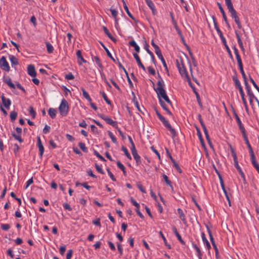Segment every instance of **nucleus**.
<instances>
[{
	"instance_id": "obj_57",
	"label": "nucleus",
	"mask_w": 259,
	"mask_h": 259,
	"mask_svg": "<svg viewBox=\"0 0 259 259\" xmlns=\"http://www.w3.org/2000/svg\"><path fill=\"white\" fill-rule=\"evenodd\" d=\"M65 78L67 80H72L74 78V76L72 73L70 72L65 75Z\"/></svg>"
},
{
	"instance_id": "obj_61",
	"label": "nucleus",
	"mask_w": 259,
	"mask_h": 259,
	"mask_svg": "<svg viewBox=\"0 0 259 259\" xmlns=\"http://www.w3.org/2000/svg\"><path fill=\"white\" fill-rule=\"evenodd\" d=\"M117 249L119 252L120 255H122L123 254V249L121 244L120 243H117Z\"/></svg>"
},
{
	"instance_id": "obj_19",
	"label": "nucleus",
	"mask_w": 259,
	"mask_h": 259,
	"mask_svg": "<svg viewBox=\"0 0 259 259\" xmlns=\"http://www.w3.org/2000/svg\"><path fill=\"white\" fill-rule=\"evenodd\" d=\"M177 211H178V214L179 215V217H180V219L182 221L183 223L184 224H186L187 221H186V219L185 215L183 211L182 210V209L181 208H179L178 209Z\"/></svg>"
},
{
	"instance_id": "obj_27",
	"label": "nucleus",
	"mask_w": 259,
	"mask_h": 259,
	"mask_svg": "<svg viewBox=\"0 0 259 259\" xmlns=\"http://www.w3.org/2000/svg\"><path fill=\"white\" fill-rule=\"evenodd\" d=\"M110 11L111 13L112 16L115 19L116 24H118V19L117 18L118 12L115 9H113L112 7L110 9Z\"/></svg>"
},
{
	"instance_id": "obj_62",
	"label": "nucleus",
	"mask_w": 259,
	"mask_h": 259,
	"mask_svg": "<svg viewBox=\"0 0 259 259\" xmlns=\"http://www.w3.org/2000/svg\"><path fill=\"white\" fill-rule=\"evenodd\" d=\"M92 222H93V224H94L95 225H96L97 226L101 227V223H100V219L99 218H98L96 220H93Z\"/></svg>"
},
{
	"instance_id": "obj_50",
	"label": "nucleus",
	"mask_w": 259,
	"mask_h": 259,
	"mask_svg": "<svg viewBox=\"0 0 259 259\" xmlns=\"http://www.w3.org/2000/svg\"><path fill=\"white\" fill-rule=\"evenodd\" d=\"M159 233L160 235L161 236V237L165 243V245L166 246H167V247L169 249H170L171 248L170 245V244H167L166 239L165 237H164V235L163 234L162 232L161 231H160Z\"/></svg>"
},
{
	"instance_id": "obj_34",
	"label": "nucleus",
	"mask_w": 259,
	"mask_h": 259,
	"mask_svg": "<svg viewBox=\"0 0 259 259\" xmlns=\"http://www.w3.org/2000/svg\"><path fill=\"white\" fill-rule=\"evenodd\" d=\"M240 95H241V99H242V102H243V104L244 106V107H245V110L246 111V112H248V106H247V102L245 100V94H244V93H241V94H240Z\"/></svg>"
},
{
	"instance_id": "obj_23",
	"label": "nucleus",
	"mask_w": 259,
	"mask_h": 259,
	"mask_svg": "<svg viewBox=\"0 0 259 259\" xmlns=\"http://www.w3.org/2000/svg\"><path fill=\"white\" fill-rule=\"evenodd\" d=\"M192 246L197 252V256H198V258L202 259V253L201 252L200 248L194 242H192Z\"/></svg>"
},
{
	"instance_id": "obj_64",
	"label": "nucleus",
	"mask_w": 259,
	"mask_h": 259,
	"mask_svg": "<svg viewBox=\"0 0 259 259\" xmlns=\"http://www.w3.org/2000/svg\"><path fill=\"white\" fill-rule=\"evenodd\" d=\"M72 254H73V250L72 249L69 250L66 254V259H71Z\"/></svg>"
},
{
	"instance_id": "obj_47",
	"label": "nucleus",
	"mask_w": 259,
	"mask_h": 259,
	"mask_svg": "<svg viewBox=\"0 0 259 259\" xmlns=\"http://www.w3.org/2000/svg\"><path fill=\"white\" fill-rule=\"evenodd\" d=\"M162 177L166 185H168V186L172 187L171 182L170 180H168V177L165 174H163Z\"/></svg>"
},
{
	"instance_id": "obj_36",
	"label": "nucleus",
	"mask_w": 259,
	"mask_h": 259,
	"mask_svg": "<svg viewBox=\"0 0 259 259\" xmlns=\"http://www.w3.org/2000/svg\"><path fill=\"white\" fill-rule=\"evenodd\" d=\"M9 59L12 64V65H17L19 64L18 60L14 56L9 55Z\"/></svg>"
},
{
	"instance_id": "obj_6",
	"label": "nucleus",
	"mask_w": 259,
	"mask_h": 259,
	"mask_svg": "<svg viewBox=\"0 0 259 259\" xmlns=\"http://www.w3.org/2000/svg\"><path fill=\"white\" fill-rule=\"evenodd\" d=\"M163 125L165 126L166 128H167L170 132V134L172 135V137H174L176 135V132L175 130L172 128L168 120L165 119L164 120L161 121Z\"/></svg>"
},
{
	"instance_id": "obj_38",
	"label": "nucleus",
	"mask_w": 259,
	"mask_h": 259,
	"mask_svg": "<svg viewBox=\"0 0 259 259\" xmlns=\"http://www.w3.org/2000/svg\"><path fill=\"white\" fill-rule=\"evenodd\" d=\"M241 133L242 134L243 137V139H244V140L245 141V144L247 145V146L248 148H249L250 147H251V145H250V143L249 142L247 136V135L246 134L245 131H243Z\"/></svg>"
},
{
	"instance_id": "obj_30",
	"label": "nucleus",
	"mask_w": 259,
	"mask_h": 259,
	"mask_svg": "<svg viewBox=\"0 0 259 259\" xmlns=\"http://www.w3.org/2000/svg\"><path fill=\"white\" fill-rule=\"evenodd\" d=\"M92 60L95 61L96 64L101 69L103 68L101 61L98 56H93Z\"/></svg>"
},
{
	"instance_id": "obj_4",
	"label": "nucleus",
	"mask_w": 259,
	"mask_h": 259,
	"mask_svg": "<svg viewBox=\"0 0 259 259\" xmlns=\"http://www.w3.org/2000/svg\"><path fill=\"white\" fill-rule=\"evenodd\" d=\"M0 67L6 71H9L10 70L9 65L4 56L2 57L0 59Z\"/></svg>"
},
{
	"instance_id": "obj_12",
	"label": "nucleus",
	"mask_w": 259,
	"mask_h": 259,
	"mask_svg": "<svg viewBox=\"0 0 259 259\" xmlns=\"http://www.w3.org/2000/svg\"><path fill=\"white\" fill-rule=\"evenodd\" d=\"M27 73L31 77H35L36 75L35 67L33 65H29L27 67Z\"/></svg>"
},
{
	"instance_id": "obj_58",
	"label": "nucleus",
	"mask_w": 259,
	"mask_h": 259,
	"mask_svg": "<svg viewBox=\"0 0 259 259\" xmlns=\"http://www.w3.org/2000/svg\"><path fill=\"white\" fill-rule=\"evenodd\" d=\"M94 153L101 160L103 161H106V159L102 155H101L97 151L95 150L94 152Z\"/></svg>"
},
{
	"instance_id": "obj_24",
	"label": "nucleus",
	"mask_w": 259,
	"mask_h": 259,
	"mask_svg": "<svg viewBox=\"0 0 259 259\" xmlns=\"http://www.w3.org/2000/svg\"><path fill=\"white\" fill-rule=\"evenodd\" d=\"M103 30H104V31L105 32V33L108 36V37L111 39L114 42H116L117 41V40L116 39H115L112 35L110 33V32L109 31V30H108V29L104 26L103 27Z\"/></svg>"
},
{
	"instance_id": "obj_10",
	"label": "nucleus",
	"mask_w": 259,
	"mask_h": 259,
	"mask_svg": "<svg viewBox=\"0 0 259 259\" xmlns=\"http://www.w3.org/2000/svg\"><path fill=\"white\" fill-rule=\"evenodd\" d=\"M131 201L132 203L136 207V211L138 214V215L141 218H144V215L142 214V213L140 212L139 208H140V205L138 203L136 202V201L133 198H131Z\"/></svg>"
},
{
	"instance_id": "obj_53",
	"label": "nucleus",
	"mask_w": 259,
	"mask_h": 259,
	"mask_svg": "<svg viewBox=\"0 0 259 259\" xmlns=\"http://www.w3.org/2000/svg\"><path fill=\"white\" fill-rule=\"evenodd\" d=\"M233 19H234L235 23L237 25L238 28L241 29L242 26H241L239 17L237 16L236 17L234 18Z\"/></svg>"
},
{
	"instance_id": "obj_51",
	"label": "nucleus",
	"mask_w": 259,
	"mask_h": 259,
	"mask_svg": "<svg viewBox=\"0 0 259 259\" xmlns=\"http://www.w3.org/2000/svg\"><path fill=\"white\" fill-rule=\"evenodd\" d=\"M108 134L109 137L111 138L112 141L114 143H117V140L115 137L113 135V134L110 131H108Z\"/></svg>"
},
{
	"instance_id": "obj_43",
	"label": "nucleus",
	"mask_w": 259,
	"mask_h": 259,
	"mask_svg": "<svg viewBox=\"0 0 259 259\" xmlns=\"http://www.w3.org/2000/svg\"><path fill=\"white\" fill-rule=\"evenodd\" d=\"M250 159H251V163H252V165H253V166L255 168L256 170H258L259 169V164H258L257 162L256 161V160L255 159V157H254L253 158H252Z\"/></svg>"
},
{
	"instance_id": "obj_5",
	"label": "nucleus",
	"mask_w": 259,
	"mask_h": 259,
	"mask_svg": "<svg viewBox=\"0 0 259 259\" xmlns=\"http://www.w3.org/2000/svg\"><path fill=\"white\" fill-rule=\"evenodd\" d=\"M163 125L165 126L166 128H167L170 132V134L172 135V137H174L176 135V132L175 130L172 128L168 120L165 119L164 120L161 121Z\"/></svg>"
},
{
	"instance_id": "obj_17",
	"label": "nucleus",
	"mask_w": 259,
	"mask_h": 259,
	"mask_svg": "<svg viewBox=\"0 0 259 259\" xmlns=\"http://www.w3.org/2000/svg\"><path fill=\"white\" fill-rule=\"evenodd\" d=\"M156 54L157 55V56L159 58V59L161 61L163 66L165 68V69L166 71H168V68H167L166 63L165 61L164 58L163 57L161 50L158 51V52L156 53Z\"/></svg>"
},
{
	"instance_id": "obj_54",
	"label": "nucleus",
	"mask_w": 259,
	"mask_h": 259,
	"mask_svg": "<svg viewBox=\"0 0 259 259\" xmlns=\"http://www.w3.org/2000/svg\"><path fill=\"white\" fill-rule=\"evenodd\" d=\"M229 10V12L231 13V17L232 18H234L237 16V12L236 10L234 9V8L230 9Z\"/></svg>"
},
{
	"instance_id": "obj_28",
	"label": "nucleus",
	"mask_w": 259,
	"mask_h": 259,
	"mask_svg": "<svg viewBox=\"0 0 259 259\" xmlns=\"http://www.w3.org/2000/svg\"><path fill=\"white\" fill-rule=\"evenodd\" d=\"M212 19H213V23H214V28H215V30H217L219 35L220 36L222 35L223 33H222V31H221L220 29L219 28V26L217 23V20H216V19L214 16L212 17Z\"/></svg>"
},
{
	"instance_id": "obj_41",
	"label": "nucleus",
	"mask_w": 259,
	"mask_h": 259,
	"mask_svg": "<svg viewBox=\"0 0 259 259\" xmlns=\"http://www.w3.org/2000/svg\"><path fill=\"white\" fill-rule=\"evenodd\" d=\"M46 45L48 52L50 54L52 53L54 51V48L53 46L49 42H46Z\"/></svg>"
},
{
	"instance_id": "obj_20",
	"label": "nucleus",
	"mask_w": 259,
	"mask_h": 259,
	"mask_svg": "<svg viewBox=\"0 0 259 259\" xmlns=\"http://www.w3.org/2000/svg\"><path fill=\"white\" fill-rule=\"evenodd\" d=\"M145 2L147 4V5L148 6V7L150 8V9L152 11V13L153 15H155L156 14V9L155 8L154 4L151 0H145Z\"/></svg>"
},
{
	"instance_id": "obj_56",
	"label": "nucleus",
	"mask_w": 259,
	"mask_h": 259,
	"mask_svg": "<svg viewBox=\"0 0 259 259\" xmlns=\"http://www.w3.org/2000/svg\"><path fill=\"white\" fill-rule=\"evenodd\" d=\"M151 45L155 49V53L158 52V51H160L159 47L154 43L153 40H152V41H151Z\"/></svg>"
},
{
	"instance_id": "obj_22",
	"label": "nucleus",
	"mask_w": 259,
	"mask_h": 259,
	"mask_svg": "<svg viewBox=\"0 0 259 259\" xmlns=\"http://www.w3.org/2000/svg\"><path fill=\"white\" fill-rule=\"evenodd\" d=\"M76 56H77V58L79 59V60L78 61V63L79 65H82V62L85 63L87 62L86 60H84L83 59V58L82 57L80 50H78L76 52Z\"/></svg>"
},
{
	"instance_id": "obj_29",
	"label": "nucleus",
	"mask_w": 259,
	"mask_h": 259,
	"mask_svg": "<svg viewBox=\"0 0 259 259\" xmlns=\"http://www.w3.org/2000/svg\"><path fill=\"white\" fill-rule=\"evenodd\" d=\"M235 34H236V37L237 38V41H238V43L239 44V47H240L241 49L242 50V51H244V48L243 47V42L241 39V38H240V36L238 33V31H235Z\"/></svg>"
},
{
	"instance_id": "obj_3",
	"label": "nucleus",
	"mask_w": 259,
	"mask_h": 259,
	"mask_svg": "<svg viewBox=\"0 0 259 259\" xmlns=\"http://www.w3.org/2000/svg\"><path fill=\"white\" fill-rule=\"evenodd\" d=\"M69 109V107L67 101L64 99H62L59 107L60 114L62 116H66L68 113Z\"/></svg>"
},
{
	"instance_id": "obj_11",
	"label": "nucleus",
	"mask_w": 259,
	"mask_h": 259,
	"mask_svg": "<svg viewBox=\"0 0 259 259\" xmlns=\"http://www.w3.org/2000/svg\"><path fill=\"white\" fill-rule=\"evenodd\" d=\"M37 146L39 149V155L40 157H42L44 152V147L41 143L40 138L38 136L37 137Z\"/></svg>"
},
{
	"instance_id": "obj_55",
	"label": "nucleus",
	"mask_w": 259,
	"mask_h": 259,
	"mask_svg": "<svg viewBox=\"0 0 259 259\" xmlns=\"http://www.w3.org/2000/svg\"><path fill=\"white\" fill-rule=\"evenodd\" d=\"M202 128H203V132L204 133L206 140H207V141L208 142H210V138H209L206 127L204 126V127H202Z\"/></svg>"
},
{
	"instance_id": "obj_14",
	"label": "nucleus",
	"mask_w": 259,
	"mask_h": 259,
	"mask_svg": "<svg viewBox=\"0 0 259 259\" xmlns=\"http://www.w3.org/2000/svg\"><path fill=\"white\" fill-rule=\"evenodd\" d=\"M217 5L218 6V7H219L221 13L222 14L224 20L225 21L226 24L229 27L230 25H229V22L228 21L227 16L226 15L225 11L224 10L223 7H222L221 4L220 3H218Z\"/></svg>"
},
{
	"instance_id": "obj_8",
	"label": "nucleus",
	"mask_w": 259,
	"mask_h": 259,
	"mask_svg": "<svg viewBox=\"0 0 259 259\" xmlns=\"http://www.w3.org/2000/svg\"><path fill=\"white\" fill-rule=\"evenodd\" d=\"M132 154L134 157V158L136 160L137 165H139L141 163V157L138 154L137 151L135 148H131Z\"/></svg>"
},
{
	"instance_id": "obj_2",
	"label": "nucleus",
	"mask_w": 259,
	"mask_h": 259,
	"mask_svg": "<svg viewBox=\"0 0 259 259\" xmlns=\"http://www.w3.org/2000/svg\"><path fill=\"white\" fill-rule=\"evenodd\" d=\"M176 63L179 73L182 77L186 78L187 81L191 83V80L189 76L188 73L187 71L186 68L185 67L183 59L181 58H180V59H177L176 60Z\"/></svg>"
},
{
	"instance_id": "obj_15",
	"label": "nucleus",
	"mask_w": 259,
	"mask_h": 259,
	"mask_svg": "<svg viewBox=\"0 0 259 259\" xmlns=\"http://www.w3.org/2000/svg\"><path fill=\"white\" fill-rule=\"evenodd\" d=\"M4 82L7 84L11 89H15V85L12 82L11 79L9 76L5 77L3 79Z\"/></svg>"
},
{
	"instance_id": "obj_18",
	"label": "nucleus",
	"mask_w": 259,
	"mask_h": 259,
	"mask_svg": "<svg viewBox=\"0 0 259 259\" xmlns=\"http://www.w3.org/2000/svg\"><path fill=\"white\" fill-rule=\"evenodd\" d=\"M159 102L163 109L165 110L168 115L171 116L172 113L169 110L167 105L165 103V102L162 100H160V102Z\"/></svg>"
},
{
	"instance_id": "obj_45",
	"label": "nucleus",
	"mask_w": 259,
	"mask_h": 259,
	"mask_svg": "<svg viewBox=\"0 0 259 259\" xmlns=\"http://www.w3.org/2000/svg\"><path fill=\"white\" fill-rule=\"evenodd\" d=\"M10 118L12 121H14L17 117V113L15 111L11 112L10 114Z\"/></svg>"
},
{
	"instance_id": "obj_31",
	"label": "nucleus",
	"mask_w": 259,
	"mask_h": 259,
	"mask_svg": "<svg viewBox=\"0 0 259 259\" xmlns=\"http://www.w3.org/2000/svg\"><path fill=\"white\" fill-rule=\"evenodd\" d=\"M193 92H194V93H195V94L196 95L197 101L198 102V104L199 107L201 108H202L203 106H202V102L201 101L200 96H199L198 93L196 91L195 88H193Z\"/></svg>"
},
{
	"instance_id": "obj_9",
	"label": "nucleus",
	"mask_w": 259,
	"mask_h": 259,
	"mask_svg": "<svg viewBox=\"0 0 259 259\" xmlns=\"http://www.w3.org/2000/svg\"><path fill=\"white\" fill-rule=\"evenodd\" d=\"M233 112L241 132H242L243 131H245V129L243 126L240 118L239 117L238 115H237V113L236 112L234 109L233 110Z\"/></svg>"
},
{
	"instance_id": "obj_63",
	"label": "nucleus",
	"mask_w": 259,
	"mask_h": 259,
	"mask_svg": "<svg viewBox=\"0 0 259 259\" xmlns=\"http://www.w3.org/2000/svg\"><path fill=\"white\" fill-rule=\"evenodd\" d=\"M95 167L96 168V170L100 174H104V172L102 168L97 163L95 164Z\"/></svg>"
},
{
	"instance_id": "obj_25",
	"label": "nucleus",
	"mask_w": 259,
	"mask_h": 259,
	"mask_svg": "<svg viewBox=\"0 0 259 259\" xmlns=\"http://www.w3.org/2000/svg\"><path fill=\"white\" fill-rule=\"evenodd\" d=\"M201 236H202V241H203V243L206 245V248L208 250H209L210 249V248H211L210 244L209 243V242L207 240V239H206V238L205 237V234H204V233L203 232H202L201 233Z\"/></svg>"
},
{
	"instance_id": "obj_60",
	"label": "nucleus",
	"mask_w": 259,
	"mask_h": 259,
	"mask_svg": "<svg viewBox=\"0 0 259 259\" xmlns=\"http://www.w3.org/2000/svg\"><path fill=\"white\" fill-rule=\"evenodd\" d=\"M226 4L227 6V8L228 10L232 9L233 8V5L232 4L231 0H225Z\"/></svg>"
},
{
	"instance_id": "obj_49",
	"label": "nucleus",
	"mask_w": 259,
	"mask_h": 259,
	"mask_svg": "<svg viewBox=\"0 0 259 259\" xmlns=\"http://www.w3.org/2000/svg\"><path fill=\"white\" fill-rule=\"evenodd\" d=\"M29 112L31 116H32V118H35L36 116V112L34 111L33 108L32 106H30L29 109Z\"/></svg>"
},
{
	"instance_id": "obj_32",
	"label": "nucleus",
	"mask_w": 259,
	"mask_h": 259,
	"mask_svg": "<svg viewBox=\"0 0 259 259\" xmlns=\"http://www.w3.org/2000/svg\"><path fill=\"white\" fill-rule=\"evenodd\" d=\"M57 112V111L56 109H55L54 108H50L48 110V113H49V115L50 116V117L52 119H54L55 118V117L56 116Z\"/></svg>"
},
{
	"instance_id": "obj_52",
	"label": "nucleus",
	"mask_w": 259,
	"mask_h": 259,
	"mask_svg": "<svg viewBox=\"0 0 259 259\" xmlns=\"http://www.w3.org/2000/svg\"><path fill=\"white\" fill-rule=\"evenodd\" d=\"M197 134L199 138V139L202 144H204V140L202 138L201 133L200 132V130L198 128H197Z\"/></svg>"
},
{
	"instance_id": "obj_33",
	"label": "nucleus",
	"mask_w": 259,
	"mask_h": 259,
	"mask_svg": "<svg viewBox=\"0 0 259 259\" xmlns=\"http://www.w3.org/2000/svg\"><path fill=\"white\" fill-rule=\"evenodd\" d=\"M101 45L103 47V48H104V49L105 50V51H106V53L107 55V56L114 62H116V59H115L113 56H112L111 54L110 53V52H109V50L105 47V46L103 44V43H101Z\"/></svg>"
},
{
	"instance_id": "obj_44",
	"label": "nucleus",
	"mask_w": 259,
	"mask_h": 259,
	"mask_svg": "<svg viewBox=\"0 0 259 259\" xmlns=\"http://www.w3.org/2000/svg\"><path fill=\"white\" fill-rule=\"evenodd\" d=\"M250 159H251V163H252V165H253V166L255 168L256 170H258L259 169V164H258L257 162L256 161V160L255 159V157H254L253 158H252Z\"/></svg>"
},
{
	"instance_id": "obj_13",
	"label": "nucleus",
	"mask_w": 259,
	"mask_h": 259,
	"mask_svg": "<svg viewBox=\"0 0 259 259\" xmlns=\"http://www.w3.org/2000/svg\"><path fill=\"white\" fill-rule=\"evenodd\" d=\"M3 105L7 109H9L10 108V106L11 104V101L9 99H7L6 97L2 95L1 97Z\"/></svg>"
},
{
	"instance_id": "obj_21",
	"label": "nucleus",
	"mask_w": 259,
	"mask_h": 259,
	"mask_svg": "<svg viewBox=\"0 0 259 259\" xmlns=\"http://www.w3.org/2000/svg\"><path fill=\"white\" fill-rule=\"evenodd\" d=\"M245 88L246 89L247 93L249 97H253L254 98H256L253 93L251 91V88L249 86L248 82L244 83Z\"/></svg>"
},
{
	"instance_id": "obj_39",
	"label": "nucleus",
	"mask_w": 259,
	"mask_h": 259,
	"mask_svg": "<svg viewBox=\"0 0 259 259\" xmlns=\"http://www.w3.org/2000/svg\"><path fill=\"white\" fill-rule=\"evenodd\" d=\"M81 91L82 92L83 96L89 102H91L92 101V99L89 96L88 92L84 90V88H81Z\"/></svg>"
},
{
	"instance_id": "obj_7",
	"label": "nucleus",
	"mask_w": 259,
	"mask_h": 259,
	"mask_svg": "<svg viewBox=\"0 0 259 259\" xmlns=\"http://www.w3.org/2000/svg\"><path fill=\"white\" fill-rule=\"evenodd\" d=\"M100 117L103 119L106 122L113 127H116L117 123L116 121H113L111 118L106 116L103 114L100 115Z\"/></svg>"
},
{
	"instance_id": "obj_59",
	"label": "nucleus",
	"mask_w": 259,
	"mask_h": 259,
	"mask_svg": "<svg viewBox=\"0 0 259 259\" xmlns=\"http://www.w3.org/2000/svg\"><path fill=\"white\" fill-rule=\"evenodd\" d=\"M174 166L175 167V168L180 172L182 173V169H181L180 167L179 166L178 163L176 162V161H174V162H172Z\"/></svg>"
},
{
	"instance_id": "obj_40",
	"label": "nucleus",
	"mask_w": 259,
	"mask_h": 259,
	"mask_svg": "<svg viewBox=\"0 0 259 259\" xmlns=\"http://www.w3.org/2000/svg\"><path fill=\"white\" fill-rule=\"evenodd\" d=\"M123 8H124V10L125 11V12H126L127 14L128 15V16L131 18H132V19L134 20V17H133V16L132 15V14L130 13L128 9V7L127 6V5H126L125 3L123 1Z\"/></svg>"
},
{
	"instance_id": "obj_37",
	"label": "nucleus",
	"mask_w": 259,
	"mask_h": 259,
	"mask_svg": "<svg viewBox=\"0 0 259 259\" xmlns=\"http://www.w3.org/2000/svg\"><path fill=\"white\" fill-rule=\"evenodd\" d=\"M238 66H239V68L240 71V72L242 74V77L243 78L244 82V83L248 82L247 80V78H246V75H245V72L243 70V65H241Z\"/></svg>"
},
{
	"instance_id": "obj_48",
	"label": "nucleus",
	"mask_w": 259,
	"mask_h": 259,
	"mask_svg": "<svg viewBox=\"0 0 259 259\" xmlns=\"http://www.w3.org/2000/svg\"><path fill=\"white\" fill-rule=\"evenodd\" d=\"M12 135L15 139L18 140L20 143H22L23 142L20 135H16L15 133H12Z\"/></svg>"
},
{
	"instance_id": "obj_42",
	"label": "nucleus",
	"mask_w": 259,
	"mask_h": 259,
	"mask_svg": "<svg viewBox=\"0 0 259 259\" xmlns=\"http://www.w3.org/2000/svg\"><path fill=\"white\" fill-rule=\"evenodd\" d=\"M121 149L123 151V152H124V154L126 155V156L129 159L131 160L132 159V157H131L130 153L128 152L127 148L126 147H125L124 146H122V147H121Z\"/></svg>"
},
{
	"instance_id": "obj_35",
	"label": "nucleus",
	"mask_w": 259,
	"mask_h": 259,
	"mask_svg": "<svg viewBox=\"0 0 259 259\" xmlns=\"http://www.w3.org/2000/svg\"><path fill=\"white\" fill-rule=\"evenodd\" d=\"M129 44L131 46L134 47L135 48V50L139 53L140 50V48L139 46L136 44L135 40H132L129 42Z\"/></svg>"
},
{
	"instance_id": "obj_1",
	"label": "nucleus",
	"mask_w": 259,
	"mask_h": 259,
	"mask_svg": "<svg viewBox=\"0 0 259 259\" xmlns=\"http://www.w3.org/2000/svg\"><path fill=\"white\" fill-rule=\"evenodd\" d=\"M157 87L156 88H154V91L156 92L157 97L159 100V102H160V100L163 99L168 105L169 106H172V103L169 100L168 97L167 96L166 91L164 89V81L162 79L158 80L157 81Z\"/></svg>"
},
{
	"instance_id": "obj_16",
	"label": "nucleus",
	"mask_w": 259,
	"mask_h": 259,
	"mask_svg": "<svg viewBox=\"0 0 259 259\" xmlns=\"http://www.w3.org/2000/svg\"><path fill=\"white\" fill-rule=\"evenodd\" d=\"M133 56H134V58L136 59L138 66L142 68L144 71H145L146 70L145 67L144 66V65L142 64L139 55L137 53H134Z\"/></svg>"
},
{
	"instance_id": "obj_46",
	"label": "nucleus",
	"mask_w": 259,
	"mask_h": 259,
	"mask_svg": "<svg viewBox=\"0 0 259 259\" xmlns=\"http://www.w3.org/2000/svg\"><path fill=\"white\" fill-rule=\"evenodd\" d=\"M78 146L79 148L82 150L83 152L85 153L88 152V148L86 147L84 143L80 142L78 143Z\"/></svg>"
},
{
	"instance_id": "obj_26",
	"label": "nucleus",
	"mask_w": 259,
	"mask_h": 259,
	"mask_svg": "<svg viewBox=\"0 0 259 259\" xmlns=\"http://www.w3.org/2000/svg\"><path fill=\"white\" fill-rule=\"evenodd\" d=\"M234 165H235V167L237 168V169L238 170V171L239 172L240 175H241V177L243 179H245L244 174L243 172L242 171L241 167L239 166V165L238 164L237 159H236V161H234Z\"/></svg>"
}]
</instances>
